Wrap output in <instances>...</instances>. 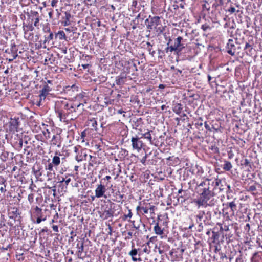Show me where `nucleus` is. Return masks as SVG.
<instances>
[{"label":"nucleus","instance_id":"26","mask_svg":"<svg viewBox=\"0 0 262 262\" xmlns=\"http://www.w3.org/2000/svg\"><path fill=\"white\" fill-rule=\"evenodd\" d=\"M60 162V158L58 156H54L52 159V163L55 166H58Z\"/></svg>","mask_w":262,"mask_h":262},{"label":"nucleus","instance_id":"38","mask_svg":"<svg viewBox=\"0 0 262 262\" xmlns=\"http://www.w3.org/2000/svg\"><path fill=\"white\" fill-rule=\"evenodd\" d=\"M155 208H156V207L155 206H154V205L150 206V207H149L148 210H149L150 213L151 214L154 213Z\"/></svg>","mask_w":262,"mask_h":262},{"label":"nucleus","instance_id":"48","mask_svg":"<svg viewBox=\"0 0 262 262\" xmlns=\"http://www.w3.org/2000/svg\"><path fill=\"white\" fill-rule=\"evenodd\" d=\"M236 262H244L242 258L239 256L236 258Z\"/></svg>","mask_w":262,"mask_h":262},{"label":"nucleus","instance_id":"64","mask_svg":"<svg viewBox=\"0 0 262 262\" xmlns=\"http://www.w3.org/2000/svg\"><path fill=\"white\" fill-rule=\"evenodd\" d=\"M143 251L144 252H145V253H147L148 252V250H147V248L146 247L143 249Z\"/></svg>","mask_w":262,"mask_h":262},{"label":"nucleus","instance_id":"15","mask_svg":"<svg viewBox=\"0 0 262 262\" xmlns=\"http://www.w3.org/2000/svg\"><path fill=\"white\" fill-rule=\"evenodd\" d=\"M129 255L132 257V260L136 261L137 260H141L140 258H137L136 256L138 255V250L136 249H133L128 253Z\"/></svg>","mask_w":262,"mask_h":262},{"label":"nucleus","instance_id":"32","mask_svg":"<svg viewBox=\"0 0 262 262\" xmlns=\"http://www.w3.org/2000/svg\"><path fill=\"white\" fill-rule=\"evenodd\" d=\"M213 235L212 238L213 239V242L215 243L216 239H218L219 235L217 233L213 232Z\"/></svg>","mask_w":262,"mask_h":262},{"label":"nucleus","instance_id":"14","mask_svg":"<svg viewBox=\"0 0 262 262\" xmlns=\"http://www.w3.org/2000/svg\"><path fill=\"white\" fill-rule=\"evenodd\" d=\"M205 215V212L203 211H199L198 213L196 215V221L198 224H199V226H201L203 224L202 220Z\"/></svg>","mask_w":262,"mask_h":262},{"label":"nucleus","instance_id":"63","mask_svg":"<svg viewBox=\"0 0 262 262\" xmlns=\"http://www.w3.org/2000/svg\"><path fill=\"white\" fill-rule=\"evenodd\" d=\"M111 177H110V176H106V177H105V179H106L107 180H110L111 179Z\"/></svg>","mask_w":262,"mask_h":262},{"label":"nucleus","instance_id":"42","mask_svg":"<svg viewBox=\"0 0 262 262\" xmlns=\"http://www.w3.org/2000/svg\"><path fill=\"white\" fill-rule=\"evenodd\" d=\"M235 8L233 7H231L229 8V9H228V11L229 12H230L231 13H233L235 12Z\"/></svg>","mask_w":262,"mask_h":262},{"label":"nucleus","instance_id":"56","mask_svg":"<svg viewBox=\"0 0 262 262\" xmlns=\"http://www.w3.org/2000/svg\"><path fill=\"white\" fill-rule=\"evenodd\" d=\"M124 112H124V111H123L122 110H119L118 111V114H122V113H124Z\"/></svg>","mask_w":262,"mask_h":262},{"label":"nucleus","instance_id":"8","mask_svg":"<svg viewBox=\"0 0 262 262\" xmlns=\"http://www.w3.org/2000/svg\"><path fill=\"white\" fill-rule=\"evenodd\" d=\"M51 88L47 84L45 85L42 89L40 91V101L38 104V106L40 105V103L42 100H45L46 96L49 94V92L51 91Z\"/></svg>","mask_w":262,"mask_h":262},{"label":"nucleus","instance_id":"52","mask_svg":"<svg viewBox=\"0 0 262 262\" xmlns=\"http://www.w3.org/2000/svg\"><path fill=\"white\" fill-rule=\"evenodd\" d=\"M71 179L70 178H68V179H66L65 180V183H66V185L67 186L68 185L69 183H70V182L71 181Z\"/></svg>","mask_w":262,"mask_h":262},{"label":"nucleus","instance_id":"17","mask_svg":"<svg viewBox=\"0 0 262 262\" xmlns=\"http://www.w3.org/2000/svg\"><path fill=\"white\" fill-rule=\"evenodd\" d=\"M64 14H65V17H64L65 20L62 22V24H63V26H67L69 25L70 24V19L71 17V15L70 14V13L69 12H65Z\"/></svg>","mask_w":262,"mask_h":262},{"label":"nucleus","instance_id":"60","mask_svg":"<svg viewBox=\"0 0 262 262\" xmlns=\"http://www.w3.org/2000/svg\"><path fill=\"white\" fill-rule=\"evenodd\" d=\"M159 88L160 89H164V88H165V85H163V84H160V85H159Z\"/></svg>","mask_w":262,"mask_h":262},{"label":"nucleus","instance_id":"50","mask_svg":"<svg viewBox=\"0 0 262 262\" xmlns=\"http://www.w3.org/2000/svg\"><path fill=\"white\" fill-rule=\"evenodd\" d=\"M249 48H251V49H252V48L251 47V45L249 43H246V45H245V49H248Z\"/></svg>","mask_w":262,"mask_h":262},{"label":"nucleus","instance_id":"58","mask_svg":"<svg viewBox=\"0 0 262 262\" xmlns=\"http://www.w3.org/2000/svg\"><path fill=\"white\" fill-rule=\"evenodd\" d=\"M52 15H53V12H52V11H50L49 13V17L50 18H52Z\"/></svg>","mask_w":262,"mask_h":262},{"label":"nucleus","instance_id":"37","mask_svg":"<svg viewBox=\"0 0 262 262\" xmlns=\"http://www.w3.org/2000/svg\"><path fill=\"white\" fill-rule=\"evenodd\" d=\"M53 164L52 163H50L48 164L47 167V169H48L50 171H53Z\"/></svg>","mask_w":262,"mask_h":262},{"label":"nucleus","instance_id":"31","mask_svg":"<svg viewBox=\"0 0 262 262\" xmlns=\"http://www.w3.org/2000/svg\"><path fill=\"white\" fill-rule=\"evenodd\" d=\"M67 91H71L72 92H74L75 91H78V88L75 85H73L71 87L68 86L67 88Z\"/></svg>","mask_w":262,"mask_h":262},{"label":"nucleus","instance_id":"35","mask_svg":"<svg viewBox=\"0 0 262 262\" xmlns=\"http://www.w3.org/2000/svg\"><path fill=\"white\" fill-rule=\"evenodd\" d=\"M201 28L203 30V31H206L207 30V29H210V27L207 24H204L202 25Z\"/></svg>","mask_w":262,"mask_h":262},{"label":"nucleus","instance_id":"49","mask_svg":"<svg viewBox=\"0 0 262 262\" xmlns=\"http://www.w3.org/2000/svg\"><path fill=\"white\" fill-rule=\"evenodd\" d=\"M5 186H1V187H0L1 192L3 193L6 191V190L5 189Z\"/></svg>","mask_w":262,"mask_h":262},{"label":"nucleus","instance_id":"7","mask_svg":"<svg viewBox=\"0 0 262 262\" xmlns=\"http://www.w3.org/2000/svg\"><path fill=\"white\" fill-rule=\"evenodd\" d=\"M19 118H11L9 122V127L10 131L15 132L17 131L19 125Z\"/></svg>","mask_w":262,"mask_h":262},{"label":"nucleus","instance_id":"5","mask_svg":"<svg viewBox=\"0 0 262 262\" xmlns=\"http://www.w3.org/2000/svg\"><path fill=\"white\" fill-rule=\"evenodd\" d=\"M132 147L134 149H136L138 152L140 151L143 146V142L140 140L138 137H132L131 139Z\"/></svg>","mask_w":262,"mask_h":262},{"label":"nucleus","instance_id":"33","mask_svg":"<svg viewBox=\"0 0 262 262\" xmlns=\"http://www.w3.org/2000/svg\"><path fill=\"white\" fill-rule=\"evenodd\" d=\"M11 51L12 52H17V50L16 49V45L15 43L11 44Z\"/></svg>","mask_w":262,"mask_h":262},{"label":"nucleus","instance_id":"18","mask_svg":"<svg viewBox=\"0 0 262 262\" xmlns=\"http://www.w3.org/2000/svg\"><path fill=\"white\" fill-rule=\"evenodd\" d=\"M88 124L89 125L92 126L94 130H97V123L95 118H92L89 120Z\"/></svg>","mask_w":262,"mask_h":262},{"label":"nucleus","instance_id":"9","mask_svg":"<svg viewBox=\"0 0 262 262\" xmlns=\"http://www.w3.org/2000/svg\"><path fill=\"white\" fill-rule=\"evenodd\" d=\"M227 52L232 56H234L236 52V47L232 39H229L227 45Z\"/></svg>","mask_w":262,"mask_h":262},{"label":"nucleus","instance_id":"6","mask_svg":"<svg viewBox=\"0 0 262 262\" xmlns=\"http://www.w3.org/2000/svg\"><path fill=\"white\" fill-rule=\"evenodd\" d=\"M106 191V188L105 186L102 184H99L97 186V188L95 189V196L97 198H100L101 197L104 196L105 198H106V196L104 195V193Z\"/></svg>","mask_w":262,"mask_h":262},{"label":"nucleus","instance_id":"44","mask_svg":"<svg viewBox=\"0 0 262 262\" xmlns=\"http://www.w3.org/2000/svg\"><path fill=\"white\" fill-rule=\"evenodd\" d=\"M53 230L56 232H59L58 227L57 225H53L52 226Z\"/></svg>","mask_w":262,"mask_h":262},{"label":"nucleus","instance_id":"34","mask_svg":"<svg viewBox=\"0 0 262 262\" xmlns=\"http://www.w3.org/2000/svg\"><path fill=\"white\" fill-rule=\"evenodd\" d=\"M53 38V34L52 32H50L49 36L46 38L45 41L52 40Z\"/></svg>","mask_w":262,"mask_h":262},{"label":"nucleus","instance_id":"25","mask_svg":"<svg viewBox=\"0 0 262 262\" xmlns=\"http://www.w3.org/2000/svg\"><path fill=\"white\" fill-rule=\"evenodd\" d=\"M56 36L58 37L60 40L66 39L65 33L63 31H59L56 34Z\"/></svg>","mask_w":262,"mask_h":262},{"label":"nucleus","instance_id":"55","mask_svg":"<svg viewBox=\"0 0 262 262\" xmlns=\"http://www.w3.org/2000/svg\"><path fill=\"white\" fill-rule=\"evenodd\" d=\"M204 125H205V127L207 129H209V125L207 124V122H205V123H204Z\"/></svg>","mask_w":262,"mask_h":262},{"label":"nucleus","instance_id":"27","mask_svg":"<svg viewBox=\"0 0 262 262\" xmlns=\"http://www.w3.org/2000/svg\"><path fill=\"white\" fill-rule=\"evenodd\" d=\"M23 29L26 33L27 31H32L34 30V27L32 25H26L23 26Z\"/></svg>","mask_w":262,"mask_h":262},{"label":"nucleus","instance_id":"19","mask_svg":"<svg viewBox=\"0 0 262 262\" xmlns=\"http://www.w3.org/2000/svg\"><path fill=\"white\" fill-rule=\"evenodd\" d=\"M155 233L157 235H162L163 234V230L159 226L158 223H157L154 227Z\"/></svg>","mask_w":262,"mask_h":262},{"label":"nucleus","instance_id":"24","mask_svg":"<svg viewBox=\"0 0 262 262\" xmlns=\"http://www.w3.org/2000/svg\"><path fill=\"white\" fill-rule=\"evenodd\" d=\"M58 117L60 118V120H61L62 119H67L66 116V111L63 108L62 110L58 111Z\"/></svg>","mask_w":262,"mask_h":262},{"label":"nucleus","instance_id":"23","mask_svg":"<svg viewBox=\"0 0 262 262\" xmlns=\"http://www.w3.org/2000/svg\"><path fill=\"white\" fill-rule=\"evenodd\" d=\"M232 168V165L230 162L225 161V163L223 166V169L226 171H229Z\"/></svg>","mask_w":262,"mask_h":262},{"label":"nucleus","instance_id":"45","mask_svg":"<svg viewBox=\"0 0 262 262\" xmlns=\"http://www.w3.org/2000/svg\"><path fill=\"white\" fill-rule=\"evenodd\" d=\"M141 210H143L145 214H147L148 212V209L146 207H142Z\"/></svg>","mask_w":262,"mask_h":262},{"label":"nucleus","instance_id":"47","mask_svg":"<svg viewBox=\"0 0 262 262\" xmlns=\"http://www.w3.org/2000/svg\"><path fill=\"white\" fill-rule=\"evenodd\" d=\"M147 49L149 52V53L152 54V55H154V54H155V52L154 51L151 52V47H147Z\"/></svg>","mask_w":262,"mask_h":262},{"label":"nucleus","instance_id":"53","mask_svg":"<svg viewBox=\"0 0 262 262\" xmlns=\"http://www.w3.org/2000/svg\"><path fill=\"white\" fill-rule=\"evenodd\" d=\"M13 54V59H15L17 57L18 55L16 54V52H12Z\"/></svg>","mask_w":262,"mask_h":262},{"label":"nucleus","instance_id":"2","mask_svg":"<svg viewBox=\"0 0 262 262\" xmlns=\"http://www.w3.org/2000/svg\"><path fill=\"white\" fill-rule=\"evenodd\" d=\"M147 22L148 23L147 29L149 32L154 30L158 35L163 32L164 28L161 24L160 17L154 16L149 19H146L145 23Z\"/></svg>","mask_w":262,"mask_h":262},{"label":"nucleus","instance_id":"39","mask_svg":"<svg viewBox=\"0 0 262 262\" xmlns=\"http://www.w3.org/2000/svg\"><path fill=\"white\" fill-rule=\"evenodd\" d=\"M35 19V20L34 23V26L35 27H37L38 26V23L39 21V16L36 17Z\"/></svg>","mask_w":262,"mask_h":262},{"label":"nucleus","instance_id":"54","mask_svg":"<svg viewBox=\"0 0 262 262\" xmlns=\"http://www.w3.org/2000/svg\"><path fill=\"white\" fill-rule=\"evenodd\" d=\"M134 228H135L136 230H139L140 228V225H134Z\"/></svg>","mask_w":262,"mask_h":262},{"label":"nucleus","instance_id":"16","mask_svg":"<svg viewBox=\"0 0 262 262\" xmlns=\"http://www.w3.org/2000/svg\"><path fill=\"white\" fill-rule=\"evenodd\" d=\"M19 213L18 212V210L16 208H13L12 210L9 212V217L11 219H14L18 217L19 216Z\"/></svg>","mask_w":262,"mask_h":262},{"label":"nucleus","instance_id":"21","mask_svg":"<svg viewBox=\"0 0 262 262\" xmlns=\"http://www.w3.org/2000/svg\"><path fill=\"white\" fill-rule=\"evenodd\" d=\"M115 196L116 198L115 201L116 202L122 203L123 201L124 194H121V192L119 191H117L115 193Z\"/></svg>","mask_w":262,"mask_h":262},{"label":"nucleus","instance_id":"51","mask_svg":"<svg viewBox=\"0 0 262 262\" xmlns=\"http://www.w3.org/2000/svg\"><path fill=\"white\" fill-rule=\"evenodd\" d=\"M33 196L32 194H30L28 195V200L29 201H30V202H31L32 201H33Z\"/></svg>","mask_w":262,"mask_h":262},{"label":"nucleus","instance_id":"57","mask_svg":"<svg viewBox=\"0 0 262 262\" xmlns=\"http://www.w3.org/2000/svg\"><path fill=\"white\" fill-rule=\"evenodd\" d=\"M137 4V2L136 1H133L132 5L136 6V5Z\"/></svg>","mask_w":262,"mask_h":262},{"label":"nucleus","instance_id":"1","mask_svg":"<svg viewBox=\"0 0 262 262\" xmlns=\"http://www.w3.org/2000/svg\"><path fill=\"white\" fill-rule=\"evenodd\" d=\"M223 186L220 179H216L215 181L212 179H204L197 185L196 189L199 196L194 200V202L198 205V208L200 206L207 207L214 206L216 202L214 198L215 191L218 189L220 192L224 191Z\"/></svg>","mask_w":262,"mask_h":262},{"label":"nucleus","instance_id":"28","mask_svg":"<svg viewBox=\"0 0 262 262\" xmlns=\"http://www.w3.org/2000/svg\"><path fill=\"white\" fill-rule=\"evenodd\" d=\"M143 136L145 138L149 140L150 143L152 142V138L151 134L149 132H147L143 134Z\"/></svg>","mask_w":262,"mask_h":262},{"label":"nucleus","instance_id":"59","mask_svg":"<svg viewBox=\"0 0 262 262\" xmlns=\"http://www.w3.org/2000/svg\"><path fill=\"white\" fill-rule=\"evenodd\" d=\"M141 208L142 207L140 206H138L137 207H136V210L137 211H138L139 210H141Z\"/></svg>","mask_w":262,"mask_h":262},{"label":"nucleus","instance_id":"29","mask_svg":"<svg viewBox=\"0 0 262 262\" xmlns=\"http://www.w3.org/2000/svg\"><path fill=\"white\" fill-rule=\"evenodd\" d=\"M132 215H133V214H132V211H131L130 209H129L128 210V213L127 214H125V215H124L123 216V220H125L127 218L130 219L132 217Z\"/></svg>","mask_w":262,"mask_h":262},{"label":"nucleus","instance_id":"30","mask_svg":"<svg viewBox=\"0 0 262 262\" xmlns=\"http://www.w3.org/2000/svg\"><path fill=\"white\" fill-rule=\"evenodd\" d=\"M242 165L245 166H249L250 167V162L247 159H244V160H242Z\"/></svg>","mask_w":262,"mask_h":262},{"label":"nucleus","instance_id":"4","mask_svg":"<svg viewBox=\"0 0 262 262\" xmlns=\"http://www.w3.org/2000/svg\"><path fill=\"white\" fill-rule=\"evenodd\" d=\"M182 40V37L181 36H179L176 39H175L173 45L169 46L170 41H171V39H170L169 40L168 42L167 43L168 47L165 49L166 52H167L168 51H169L171 52L174 51L178 54L179 53L181 52L182 49L185 47L184 45L181 43V41Z\"/></svg>","mask_w":262,"mask_h":262},{"label":"nucleus","instance_id":"43","mask_svg":"<svg viewBox=\"0 0 262 262\" xmlns=\"http://www.w3.org/2000/svg\"><path fill=\"white\" fill-rule=\"evenodd\" d=\"M58 2L57 0H52L51 2V6L54 7L56 6V4Z\"/></svg>","mask_w":262,"mask_h":262},{"label":"nucleus","instance_id":"13","mask_svg":"<svg viewBox=\"0 0 262 262\" xmlns=\"http://www.w3.org/2000/svg\"><path fill=\"white\" fill-rule=\"evenodd\" d=\"M113 214L114 211L112 209L110 208L107 210L105 209L101 216H104V219H107L108 218L112 217L113 216Z\"/></svg>","mask_w":262,"mask_h":262},{"label":"nucleus","instance_id":"61","mask_svg":"<svg viewBox=\"0 0 262 262\" xmlns=\"http://www.w3.org/2000/svg\"><path fill=\"white\" fill-rule=\"evenodd\" d=\"M82 66L84 69H86L88 67L89 64H82Z\"/></svg>","mask_w":262,"mask_h":262},{"label":"nucleus","instance_id":"41","mask_svg":"<svg viewBox=\"0 0 262 262\" xmlns=\"http://www.w3.org/2000/svg\"><path fill=\"white\" fill-rule=\"evenodd\" d=\"M31 14L32 15L33 17H35V18L38 16V13L37 11H31Z\"/></svg>","mask_w":262,"mask_h":262},{"label":"nucleus","instance_id":"11","mask_svg":"<svg viewBox=\"0 0 262 262\" xmlns=\"http://www.w3.org/2000/svg\"><path fill=\"white\" fill-rule=\"evenodd\" d=\"M237 199L234 198L233 201L226 203V206L228 208H230V212L232 215H234L235 212L237 211Z\"/></svg>","mask_w":262,"mask_h":262},{"label":"nucleus","instance_id":"40","mask_svg":"<svg viewBox=\"0 0 262 262\" xmlns=\"http://www.w3.org/2000/svg\"><path fill=\"white\" fill-rule=\"evenodd\" d=\"M256 190V186L255 185L250 186L249 187V191H254Z\"/></svg>","mask_w":262,"mask_h":262},{"label":"nucleus","instance_id":"22","mask_svg":"<svg viewBox=\"0 0 262 262\" xmlns=\"http://www.w3.org/2000/svg\"><path fill=\"white\" fill-rule=\"evenodd\" d=\"M183 109L182 105L180 103H177L175 104L173 107V112L177 114H180Z\"/></svg>","mask_w":262,"mask_h":262},{"label":"nucleus","instance_id":"36","mask_svg":"<svg viewBox=\"0 0 262 262\" xmlns=\"http://www.w3.org/2000/svg\"><path fill=\"white\" fill-rule=\"evenodd\" d=\"M147 158V155L146 154L145 155V156H144L140 160V162L143 164H145V162L146 161V159Z\"/></svg>","mask_w":262,"mask_h":262},{"label":"nucleus","instance_id":"20","mask_svg":"<svg viewBox=\"0 0 262 262\" xmlns=\"http://www.w3.org/2000/svg\"><path fill=\"white\" fill-rule=\"evenodd\" d=\"M77 248H78L77 251V256L79 258L81 257V254L84 250V244L83 243H81L80 245L79 246V244H77Z\"/></svg>","mask_w":262,"mask_h":262},{"label":"nucleus","instance_id":"10","mask_svg":"<svg viewBox=\"0 0 262 262\" xmlns=\"http://www.w3.org/2000/svg\"><path fill=\"white\" fill-rule=\"evenodd\" d=\"M36 215L37 216L36 223L39 224L41 221H45L46 220V216H44L42 214V209L36 206L35 208Z\"/></svg>","mask_w":262,"mask_h":262},{"label":"nucleus","instance_id":"12","mask_svg":"<svg viewBox=\"0 0 262 262\" xmlns=\"http://www.w3.org/2000/svg\"><path fill=\"white\" fill-rule=\"evenodd\" d=\"M61 138L58 135H54L51 140V145L52 146H57L58 148L61 147Z\"/></svg>","mask_w":262,"mask_h":262},{"label":"nucleus","instance_id":"3","mask_svg":"<svg viewBox=\"0 0 262 262\" xmlns=\"http://www.w3.org/2000/svg\"><path fill=\"white\" fill-rule=\"evenodd\" d=\"M61 103L62 105L61 107L66 111V116L67 119L73 120L77 118L78 116V113H77L76 108H78L82 105L81 103H80L76 106L71 105L70 106H69L68 102L65 100L61 101Z\"/></svg>","mask_w":262,"mask_h":262},{"label":"nucleus","instance_id":"62","mask_svg":"<svg viewBox=\"0 0 262 262\" xmlns=\"http://www.w3.org/2000/svg\"><path fill=\"white\" fill-rule=\"evenodd\" d=\"M146 45L148 46V47H152V46L149 42H147Z\"/></svg>","mask_w":262,"mask_h":262},{"label":"nucleus","instance_id":"46","mask_svg":"<svg viewBox=\"0 0 262 262\" xmlns=\"http://www.w3.org/2000/svg\"><path fill=\"white\" fill-rule=\"evenodd\" d=\"M127 235H128V236L126 237L125 238V239H130L132 238V237L133 236V232H128L127 233Z\"/></svg>","mask_w":262,"mask_h":262}]
</instances>
